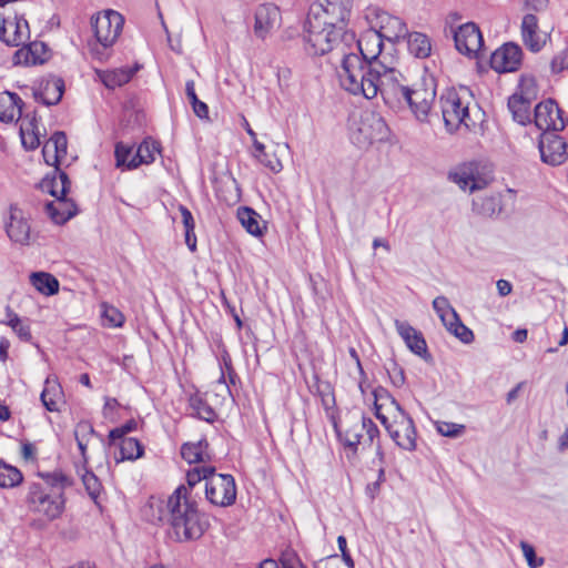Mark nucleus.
Listing matches in <instances>:
<instances>
[{"mask_svg":"<svg viewBox=\"0 0 568 568\" xmlns=\"http://www.w3.org/2000/svg\"><path fill=\"white\" fill-rule=\"evenodd\" d=\"M542 162L556 166L562 164L567 158V143L556 133L546 132L539 142Z\"/></svg>","mask_w":568,"mask_h":568,"instance_id":"17","label":"nucleus"},{"mask_svg":"<svg viewBox=\"0 0 568 568\" xmlns=\"http://www.w3.org/2000/svg\"><path fill=\"white\" fill-rule=\"evenodd\" d=\"M47 58V45L40 41H34L27 45L24 44V47L19 49L13 55L16 64L26 65L41 64Z\"/></svg>","mask_w":568,"mask_h":568,"instance_id":"25","label":"nucleus"},{"mask_svg":"<svg viewBox=\"0 0 568 568\" xmlns=\"http://www.w3.org/2000/svg\"><path fill=\"white\" fill-rule=\"evenodd\" d=\"M454 41L456 49L466 55H475L483 45V37L479 28L467 22L454 31Z\"/></svg>","mask_w":568,"mask_h":568,"instance_id":"18","label":"nucleus"},{"mask_svg":"<svg viewBox=\"0 0 568 568\" xmlns=\"http://www.w3.org/2000/svg\"><path fill=\"white\" fill-rule=\"evenodd\" d=\"M237 219L241 225L252 235H263V227L261 226V216L253 209L242 206L237 210Z\"/></svg>","mask_w":568,"mask_h":568,"instance_id":"34","label":"nucleus"},{"mask_svg":"<svg viewBox=\"0 0 568 568\" xmlns=\"http://www.w3.org/2000/svg\"><path fill=\"white\" fill-rule=\"evenodd\" d=\"M388 134L389 129L385 120L374 111H364L351 128V140L361 149L386 141Z\"/></svg>","mask_w":568,"mask_h":568,"instance_id":"6","label":"nucleus"},{"mask_svg":"<svg viewBox=\"0 0 568 568\" xmlns=\"http://www.w3.org/2000/svg\"><path fill=\"white\" fill-rule=\"evenodd\" d=\"M144 517L152 524L168 523L166 501L151 498L145 506Z\"/></svg>","mask_w":568,"mask_h":568,"instance_id":"41","label":"nucleus"},{"mask_svg":"<svg viewBox=\"0 0 568 568\" xmlns=\"http://www.w3.org/2000/svg\"><path fill=\"white\" fill-rule=\"evenodd\" d=\"M352 0H318L312 4L308 19H312L314 28L331 26L343 28L351 14Z\"/></svg>","mask_w":568,"mask_h":568,"instance_id":"8","label":"nucleus"},{"mask_svg":"<svg viewBox=\"0 0 568 568\" xmlns=\"http://www.w3.org/2000/svg\"><path fill=\"white\" fill-rule=\"evenodd\" d=\"M357 430H361V416L351 428L345 430L343 437L345 446L353 448L354 450L357 448L361 439L363 438V435H357Z\"/></svg>","mask_w":568,"mask_h":568,"instance_id":"53","label":"nucleus"},{"mask_svg":"<svg viewBox=\"0 0 568 568\" xmlns=\"http://www.w3.org/2000/svg\"><path fill=\"white\" fill-rule=\"evenodd\" d=\"M253 149V156L265 168L271 170L273 173H278L282 171V162L275 155H270L268 153H266L263 143H261L260 141H255V148Z\"/></svg>","mask_w":568,"mask_h":568,"instance_id":"43","label":"nucleus"},{"mask_svg":"<svg viewBox=\"0 0 568 568\" xmlns=\"http://www.w3.org/2000/svg\"><path fill=\"white\" fill-rule=\"evenodd\" d=\"M566 69H568V48L555 55L551 61L552 72L558 73Z\"/></svg>","mask_w":568,"mask_h":568,"instance_id":"61","label":"nucleus"},{"mask_svg":"<svg viewBox=\"0 0 568 568\" xmlns=\"http://www.w3.org/2000/svg\"><path fill=\"white\" fill-rule=\"evenodd\" d=\"M214 470L213 466H205V465H196L193 468H191L186 473V481H187V489L191 494L190 489L193 488L197 483L201 480H205V484L207 483V477L212 475Z\"/></svg>","mask_w":568,"mask_h":568,"instance_id":"49","label":"nucleus"},{"mask_svg":"<svg viewBox=\"0 0 568 568\" xmlns=\"http://www.w3.org/2000/svg\"><path fill=\"white\" fill-rule=\"evenodd\" d=\"M43 481L27 484L24 503L29 511L43 517L47 521L59 518L64 510L62 488L70 481L62 473L41 475Z\"/></svg>","mask_w":568,"mask_h":568,"instance_id":"3","label":"nucleus"},{"mask_svg":"<svg viewBox=\"0 0 568 568\" xmlns=\"http://www.w3.org/2000/svg\"><path fill=\"white\" fill-rule=\"evenodd\" d=\"M450 333L465 344H468L474 339L473 332L467 326H465L462 321L457 323Z\"/></svg>","mask_w":568,"mask_h":568,"instance_id":"60","label":"nucleus"},{"mask_svg":"<svg viewBox=\"0 0 568 568\" xmlns=\"http://www.w3.org/2000/svg\"><path fill=\"white\" fill-rule=\"evenodd\" d=\"M521 62V49L515 43H506L497 49L490 57L491 68L499 72H511L518 69Z\"/></svg>","mask_w":568,"mask_h":568,"instance_id":"20","label":"nucleus"},{"mask_svg":"<svg viewBox=\"0 0 568 568\" xmlns=\"http://www.w3.org/2000/svg\"><path fill=\"white\" fill-rule=\"evenodd\" d=\"M22 341H30L32 335L28 320H22L10 307H7V320L4 322Z\"/></svg>","mask_w":568,"mask_h":568,"instance_id":"40","label":"nucleus"},{"mask_svg":"<svg viewBox=\"0 0 568 568\" xmlns=\"http://www.w3.org/2000/svg\"><path fill=\"white\" fill-rule=\"evenodd\" d=\"M84 473L82 474V481L85 486L87 491L92 498H97L100 494V481L98 477L92 473L83 468Z\"/></svg>","mask_w":568,"mask_h":568,"instance_id":"54","label":"nucleus"},{"mask_svg":"<svg viewBox=\"0 0 568 568\" xmlns=\"http://www.w3.org/2000/svg\"><path fill=\"white\" fill-rule=\"evenodd\" d=\"M436 98V84L434 78H424L423 81L413 88L408 87L407 94L402 98L415 118L420 122L428 120L433 103Z\"/></svg>","mask_w":568,"mask_h":568,"instance_id":"9","label":"nucleus"},{"mask_svg":"<svg viewBox=\"0 0 568 568\" xmlns=\"http://www.w3.org/2000/svg\"><path fill=\"white\" fill-rule=\"evenodd\" d=\"M521 37L525 45L532 52L541 50L545 41L539 31L538 19L532 13H527L521 20Z\"/></svg>","mask_w":568,"mask_h":568,"instance_id":"24","label":"nucleus"},{"mask_svg":"<svg viewBox=\"0 0 568 568\" xmlns=\"http://www.w3.org/2000/svg\"><path fill=\"white\" fill-rule=\"evenodd\" d=\"M45 211L55 224H63L77 214V205L67 196L58 197L47 204Z\"/></svg>","mask_w":568,"mask_h":568,"instance_id":"27","label":"nucleus"},{"mask_svg":"<svg viewBox=\"0 0 568 568\" xmlns=\"http://www.w3.org/2000/svg\"><path fill=\"white\" fill-rule=\"evenodd\" d=\"M207 442L205 439H201L197 443H185L181 447V456L189 464H201L210 458L206 449Z\"/></svg>","mask_w":568,"mask_h":568,"instance_id":"31","label":"nucleus"},{"mask_svg":"<svg viewBox=\"0 0 568 568\" xmlns=\"http://www.w3.org/2000/svg\"><path fill=\"white\" fill-rule=\"evenodd\" d=\"M361 430H364L366 434V439L369 444L374 442L376 437L379 435V430L376 424L365 415H361Z\"/></svg>","mask_w":568,"mask_h":568,"instance_id":"57","label":"nucleus"},{"mask_svg":"<svg viewBox=\"0 0 568 568\" xmlns=\"http://www.w3.org/2000/svg\"><path fill=\"white\" fill-rule=\"evenodd\" d=\"M0 40L10 47H20L28 43L30 29L23 13L18 14L16 12L13 16L8 14L2 18Z\"/></svg>","mask_w":568,"mask_h":568,"instance_id":"12","label":"nucleus"},{"mask_svg":"<svg viewBox=\"0 0 568 568\" xmlns=\"http://www.w3.org/2000/svg\"><path fill=\"white\" fill-rule=\"evenodd\" d=\"M91 23L97 39L91 51L99 60H104L109 57L105 51L115 43L122 32L124 18L118 11L105 10L93 17Z\"/></svg>","mask_w":568,"mask_h":568,"instance_id":"5","label":"nucleus"},{"mask_svg":"<svg viewBox=\"0 0 568 568\" xmlns=\"http://www.w3.org/2000/svg\"><path fill=\"white\" fill-rule=\"evenodd\" d=\"M374 395V408L375 415L381 420L383 425H386V416L382 413V408L389 404L396 412L402 410V406L399 403L388 393V390L384 387H377L373 392Z\"/></svg>","mask_w":568,"mask_h":568,"instance_id":"35","label":"nucleus"},{"mask_svg":"<svg viewBox=\"0 0 568 568\" xmlns=\"http://www.w3.org/2000/svg\"><path fill=\"white\" fill-rule=\"evenodd\" d=\"M102 307V318L104 324L110 327H120L124 323L123 314L114 306L108 305L103 303Z\"/></svg>","mask_w":568,"mask_h":568,"instance_id":"50","label":"nucleus"},{"mask_svg":"<svg viewBox=\"0 0 568 568\" xmlns=\"http://www.w3.org/2000/svg\"><path fill=\"white\" fill-rule=\"evenodd\" d=\"M377 32L390 42L398 41L408 34L406 24L397 17L387 12H381L376 17Z\"/></svg>","mask_w":568,"mask_h":568,"instance_id":"21","label":"nucleus"},{"mask_svg":"<svg viewBox=\"0 0 568 568\" xmlns=\"http://www.w3.org/2000/svg\"><path fill=\"white\" fill-rule=\"evenodd\" d=\"M342 87L354 95L362 94L373 99L381 92L386 101L402 102L409 87L406 77L395 68L384 63L367 65L365 61L352 55L344 62Z\"/></svg>","mask_w":568,"mask_h":568,"instance_id":"1","label":"nucleus"},{"mask_svg":"<svg viewBox=\"0 0 568 568\" xmlns=\"http://www.w3.org/2000/svg\"><path fill=\"white\" fill-rule=\"evenodd\" d=\"M64 92V82L61 78L52 77L41 82L39 90L34 91L37 101H41L44 105L58 104Z\"/></svg>","mask_w":568,"mask_h":568,"instance_id":"23","label":"nucleus"},{"mask_svg":"<svg viewBox=\"0 0 568 568\" xmlns=\"http://www.w3.org/2000/svg\"><path fill=\"white\" fill-rule=\"evenodd\" d=\"M254 19V34L260 39H265L280 26L281 12L275 4L263 3L256 8Z\"/></svg>","mask_w":568,"mask_h":568,"instance_id":"19","label":"nucleus"},{"mask_svg":"<svg viewBox=\"0 0 568 568\" xmlns=\"http://www.w3.org/2000/svg\"><path fill=\"white\" fill-rule=\"evenodd\" d=\"M94 434L92 425L88 422H80L74 428V438L81 453L83 463L87 464V446L89 437Z\"/></svg>","mask_w":568,"mask_h":568,"instance_id":"44","label":"nucleus"},{"mask_svg":"<svg viewBox=\"0 0 568 568\" xmlns=\"http://www.w3.org/2000/svg\"><path fill=\"white\" fill-rule=\"evenodd\" d=\"M59 395H60L59 386L54 382L47 379L44 388L41 393V402H42L43 406L49 412H58L59 410V406H58Z\"/></svg>","mask_w":568,"mask_h":568,"instance_id":"45","label":"nucleus"},{"mask_svg":"<svg viewBox=\"0 0 568 568\" xmlns=\"http://www.w3.org/2000/svg\"><path fill=\"white\" fill-rule=\"evenodd\" d=\"M395 327L399 336L404 339L406 346L416 355L426 357L428 355L427 344L420 332L409 325L407 322L395 321Z\"/></svg>","mask_w":568,"mask_h":568,"instance_id":"22","label":"nucleus"},{"mask_svg":"<svg viewBox=\"0 0 568 568\" xmlns=\"http://www.w3.org/2000/svg\"><path fill=\"white\" fill-rule=\"evenodd\" d=\"M383 40L384 38L377 32V29L372 28L363 32L361 38L352 43L348 51L354 52V49L358 50L359 54H357V58L365 61L369 67L373 63H383L378 60L383 48Z\"/></svg>","mask_w":568,"mask_h":568,"instance_id":"15","label":"nucleus"},{"mask_svg":"<svg viewBox=\"0 0 568 568\" xmlns=\"http://www.w3.org/2000/svg\"><path fill=\"white\" fill-rule=\"evenodd\" d=\"M42 155H43V159L47 164L53 165L55 168V170H59V164L61 163V160H60L58 153L55 152L52 143L50 142V140H48L44 143V145L42 148Z\"/></svg>","mask_w":568,"mask_h":568,"instance_id":"59","label":"nucleus"},{"mask_svg":"<svg viewBox=\"0 0 568 568\" xmlns=\"http://www.w3.org/2000/svg\"><path fill=\"white\" fill-rule=\"evenodd\" d=\"M169 535L178 542L200 539L210 524L186 486H179L166 500Z\"/></svg>","mask_w":568,"mask_h":568,"instance_id":"2","label":"nucleus"},{"mask_svg":"<svg viewBox=\"0 0 568 568\" xmlns=\"http://www.w3.org/2000/svg\"><path fill=\"white\" fill-rule=\"evenodd\" d=\"M190 408L192 414L209 423H213L216 418L215 410L199 395L190 397Z\"/></svg>","mask_w":568,"mask_h":568,"instance_id":"42","label":"nucleus"},{"mask_svg":"<svg viewBox=\"0 0 568 568\" xmlns=\"http://www.w3.org/2000/svg\"><path fill=\"white\" fill-rule=\"evenodd\" d=\"M433 308L442 318V316L448 314L449 312L454 311V307L449 304L448 300L445 296H437L433 301Z\"/></svg>","mask_w":568,"mask_h":568,"instance_id":"62","label":"nucleus"},{"mask_svg":"<svg viewBox=\"0 0 568 568\" xmlns=\"http://www.w3.org/2000/svg\"><path fill=\"white\" fill-rule=\"evenodd\" d=\"M315 568H347L339 556L333 555L316 562Z\"/></svg>","mask_w":568,"mask_h":568,"instance_id":"64","label":"nucleus"},{"mask_svg":"<svg viewBox=\"0 0 568 568\" xmlns=\"http://www.w3.org/2000/svg\"><path fill=\"white\" fill-rule=\"evenodd\" d=\"M23 101L17 94L9 91L0 93V121L12 122L22 115Z\"/></svg>","mask_w":568,"mask_h":568,"instance_id":"26","label":"nucleus"},{"mask_svg":"<svg viewBox=\"0 0 568 568\" xmlns=\"http://www.w3.org/2000/svg\"><path fill=\"white\" fill-rule=\"evenodd\" d=\"M534 122L540 131H544V133L549 131H561L566 125L561 115V110L551 99H548L536 105Z\"/></svg>","mask_w":568,"mask_h":568,"instance_id":"14","label":"nucleus"},{"mask_svg":"<svg viewBox=\"0 0 568 568\" xmlns=\"http://www.w3.org/2000/svg\"><path fill=\"white\" fill-rule=\"evenodd\" d=\"M513 95L532 103L538 97V89L535 79L531 77H523L517 91Z\"/></svg>","mask_w":568,"mask_h":568,"instance_id":"48","label":"nucleus"},{"mask_svg":"<svg viewBox=\"0 0 568 568\" xmlns=\"http://www.w3.org/2000/svg\"><path fill=\"white\" fill-rule=\"evenodd\" d=\"M185 93H186V97L192 105L193 112L200 119H207L209 118V108H207L206 103L199 100V98L195 93V83L193 80L186 81Z\"/></svg>","mask_w":568,"mask_h":568,"instance_id":"46","label":"nucleus"},{"mask_svg":"<svg viewBox=\"0 0 568 568\" xmlns=\"http://www.w3.org/2000/svg\"><path fill=\"white\" fill-rule=\"evenodd\" d=\"M49 140L52 143L60 160L62 161L67 155L68 148V140L65 133L62 131H57Z\"/></svg>","mask_w":568,"mask_h":568,"instance_id":"55","label":"nucleus"},{"mask_svg":"<svg viewBox=\"0 0 568 568\" xmlns=\"http://www.w3.org/2000/svg\"><path fill=\"white\" fill-rule=\"evenodd\" d=\"M304 40L308 53L314 55L331 53L332 59L339 61L341 65L337 74L342 83L345 60L352 55H357L356 52L348 51L354 42V33L331 26L314 28L312 19L307 18Z\"/></svg>","mask_w":568,"mask_h":568,"instance_id":"4","label":"nucleus"},{"mask_svg":"<svg viewBox=\"0 0 568 568\" xmlns=\"http://www.w3.org/2000/svg\"><path fill=\"white\" fill-rule=\"evenodd\" d=\"M136 70L138 68H120L100 72L99 75L106 88L114 89L128 83L132 79Z\"/></svg>","mask_w":568,"mask_h":568,"instance_id":"33","label":"nucleus"},{"mask_svg":"<svg viewBox=\"0 0 568 568\" xmlns=\"http://www.w3.org/2000/svg\"><path fill=\"white\" fill-rule=\"evenodd\" d=\"M30 281L34 288L44 295H53L59 291L58 280L49 273H32L30 276Z\"/></svg>","mask_w":568,"mask_h":568,"instance_id":"36","label":"nucleus"},{"mask_svg":"<svg viewBox=\"0 0 568 568\" xmlns=\"http://www.w3.org/2000/svg\"><path fill=\"white\" fill-rule=\"evenodd\" d=\"M282 568H304L297 554L292 549H285L280 558Z\"/></svg>","mask_w":568,"mask_h":568,"instance_id":"58","label":"nucleus"},{"mask_svg":"<svg viewBox=\"0 0 568 568\" xmlns=\"http://www.w3.org/2000/svg\"><path fill=\"white\" fill-rule=\"evenodd\" d=\"M520 548L530 568H538L544 565V558L536 556L535 548L530 544L520 541Z\"/></svg>","mask_w":568,"mask_h":568,"instance_id":"56","label":"nucleus"},{"mask_svg":"<svg viewBox=\"0 0 568 568\" xmlns=\"http://www.w3.org/2000/svg\"><path fill=\"white\" fill-rule=\"evenodd\" d=\"M443 120L449 132L456 131L462 124L474 125L469 116V100L466 92L447 89L439 99Z\"/></svg>","mask_w":568,"mask_h":568,"instance_id":"7","label":"nucleus"},{"mask_svg":"<svg viewBox=\"0 0 568 568\" xmlns=\"http://www.w3.org/2000/svg\"><path fill=\"white\" fill-rule=\"evenodd\" d=\"M473 211L481 216L491 217L501 212V196L493 193L473 200Z\"/></svg>","mask_w":568,"mask_h":568,"instance_id":"29","label":"nucleus"},{"mask_svg":"<svg viewBox=\"0 0 568 568\" xmlns=\"http://www.w3.org/2000/svg\"><path fill=\"white\" fill-rule=\"evenodd\" d=\"M436 429L440 435L454 438L464 433L465 426L450 422H437Z\"/></svg>","mask_w":568,"mask_h":568,"instance_id":"52","label":"nucleus"},{"mask_svg":"<svg viewBox=\"0 0 568 568\" xmlns=\"http://www.w3.org/2000/svg\"><path fill=\"white\" fill-rule=\"evenodd\" d=\"M142 444L133 437L123 438L120 443L122 459L135 460L143 455Z\"/></svg>","mask_w":568,"mask_h":568,"instance_id":"47","label":"nucleus"},{"mask_svg":"<svg viewBox=\"0 0 568 568\" xmlns=\"http://www.w3.org/2000/svg\"><path fill=\"white\" fill-rule=\"evenodd\" d=\"M20 136L22 145L27 150H36L40 145L41 131L39 129L36 118L22 119L20 124Z\"/></svg>","mask_w":568,"mask_h":568,"instance_id":"30","label":"nucleus"},{"mask_svg":"<svg viewBox=\"0 0 568 568\" xmlns=\"http://www.w3.org/2000/svg\"><path fill=\"white\" fill-rule=\"evenodd\" d=\"M155 152H159V148L154 141L144 140L136 149L128 170L136 169L141 164H150L155 160Z\"/></svg>","mask_w":568,"mask_h":568,"instance_id":"32","label":"nucleus"},{"mask_svg":"<svg viewBox=\"0 0 568 568\" xmlns=\"http://www.w3.org/2000/svg\"><path fill=\"white\" fill-rule=\"evenodd\" d=\"M394 424H389L386 418L385 428L389 433L395 443L405 450H415L416 448V429L412 417L404 410L397 412Z\"/></svg>","mask_w":568,"mask_h":568,"instance_id":"13","label":"nucleus"},{"mask_svg":"<svg viewBox=\"0 0 568 568\" xmlns=\"http://www.w3.org/2000/svg\"><path fill=\"white\" fill-rule=\"evenodd\" d=\"M205 497L214 506L227 507L236 500L235 479L229 474H217L215 469L207 477Z\"/></svg>","mask_w":568,"mask_h":568,"instance_id":"10","label":"nucleus"},{"mask_svg":"<svg viewBox=\"0 0 568 568\" xmlns=\"http://www.w3.org/2000/svg\"><path fill=\"white\" fill-rule=\"evenodd\" d=\"M55 175L45 176L41 183L40 187L43 192L50 193L55 199L65 197L71 187V181L65 172L55 170Z\"/></svg>","mask_w":568,"mask_h":568,"instance_id":"28","label":"nucleus"},{"mask_svg":"<svg viewBox=\"0 0 568 568\" xmlns=\"http://www.w3.org/2000/svg\"><path fill=\"white\" fill-rule=\"evenodd\" d=\"M530 105L531 102H526V100H521L518 97L511 95L508 99V109L513 114V119L519 124L530 123Z\"/></svg>","mask_w":568,"mask_h":568,"instance_id":"38","label":"nucleus"},{"mask_svg":"<svg viewBox=\"0 0 568 568\" xmlns=\"http://www.w3.org/2000/svg\"><path fill=\"white\" fill-rule=\"evenodd\" d=\"M4 231L11 242L19 245H30L31 224L30 216L18 205L11 204L3 216Z\"/></svg>","mask_w":568,"mask_h":568,"instance_id":"11","label":"nucleus"},{"mask_svg":"<svg viewBox=\"0 0 568 568\" xmlns=\"http://www.w3.org/2000/svg\"><path fill=\"white\" fill-rule=\"evenodd\" d=\"M433 308L442 318V316L448 314L449 312L454 311V307L449 304L448 300L445 296H437L433 301Z\"/></svg>","mask_w":568,"mask_h":568,"instance_id":"63","label":"nucleus"},{"mask_svg":"<svg viewBox=\"0 0 568 568\" xmlns=\"http://www.w3.org/2000/svg\"><path fill=\"white\" fill-rule=\"evenodd\" d=\"M133 146L126 145L122 142L116 143L114 150L115 165L116 168H125L130 164L132 159Z\"/></svg>","mask_w":568,"mask_h":568,"instance_id":"51","label":"nucleus"},{"mask_svg":"<svg viewBox=\"0 0 568 568\" xmlns=\"http://www.w3.org/2000/svg\"><path fill=\"white\" fill-rule=\"evenodd\" d=\"M450 179L462 190H469V192L483 190L491 181L489 175L480 172L479 164L476 162L462 165L456 172L450 174Z\"/></svg>","mask_w":568,"mask_h":568,"instance_id":"16","label":"nucleus"},{"mask_svg":"<svg viewBox=\"0 0 568 568\" xmlns=\"http://www.w3.org/2000/svg\"><path fill=\"white\" fill-rule=\"evenodd\" d=\"M408 50L417 58H427L432 51L429 38L420 32H413L408 34Z\"/></svg>","mask_w":568,"mask_h":568,"instance_id":"37","label":"nucleus"},{"mask_svg":"<svg viewBox=\"0 0 568 568\" xmlns=\"http://www.w3.org/2000/svg\"><path fill=\"white\" fill-rule=\"evenodd\" d=\"M23 480L22 473L14 466H11L0 459V487L13 488Z\"/></svg>","mask_w":568,"mask_h":568,"instance_id":"39","label":"nucleus"}]
</instances>
